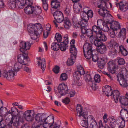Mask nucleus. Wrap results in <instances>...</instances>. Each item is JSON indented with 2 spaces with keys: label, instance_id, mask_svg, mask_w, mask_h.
<instances>
[{
  "label": "nucleus",
  "instance_id": "obj_1",
  "mask_svg": "<svg viewBox=\"0 0 128 128\" xmlns=\"http://www.w3.org/2000/svg\"><path fill=\"white\" fill-rule=\"evenodd\" d=\"M94 2L95 6L99 8L98 12L99 14L104 18H106L111 16L109 13V12L107 10L110 6L111 8L112 7L111 4L107 2L108 0H95Z\"/></svg>",
  "mask_w": 128,
  "mask_h": 128
},
{
  "label": "nucleus",
  "instance_id": "obj_2",
  "mask_svg": "<svg viewBox=\"0 0 128 128\" xmlns=\"http://www.w3.org/2000/svg\"><path fill=\"white\" fill-rule=\"evenodd\" d=\"M22 64L18 62L16 63L13 70H9L8 72L4 71L2 74L3 76L10 81H13L14 79V76L16 75L17 72L22 68Z\"/></svg>",
  "mask_w": 128,
  "mask_h": 128
},
{
  "label": "nucleus",
  "instance_id": "obj_3",
  "mask_svg": "<svg viewBox=\"0 0 128 128\" xmlns=\"http://www.w3.org/2000/svg\"><path fill=\"white\" fill-rule=\"evenodd\" d=\"M35 119L36 122L39 124L35 128H48L49 125L52 124L49 120H52V123L54 122V119L52 118L50 119L48 117L46 118L44 115H42L39 114L36 115Z\"/></svg>",
  "mask_w": 128,
  "mask_h": 128
},
{
  "label": "nucleus",
  "instance_id": "obj_4",
  "mask_svg": "<svg viewBox=\"0 0 128 128\" xmlns=\"http://www.w3.org/2000/svg\"><path fill=\"white\" fill-rule=\"evenodd\" d=\"M92 44L86 42L84 43L83 47V50L85 57L90 59L92 57Z\"/></svg>",
  "mask_w": 128,
  "mask_h": 128
},
{
  "label": "nucleus",
  "instance_id": "obj_5",
  "mask_svg": "<svg viewBox=\"0 0 128 128\" xmlns=\"http://www.w3.org/2000/svg\"><path fill=\"white\" fill-rule=\"evenodd\" d=\"M88 10V8L85 7L83 8V11L80 12V14L82 18L81 20L78 23V24L79 26V27L82 26L83 24L86 25L87 26L88 25V20L89 18H88V16L86 12Z\"/></svg>",
  "mask_w": 128,
  "mask_h": 128
},
{
  "label": "nucleus",
  "instance_id": "obj_6",
  "mask_svg": "<svg viewBox=\"0 0 128 128\" xmlns=\"http://www.w3.org/2000/svg\"><path fill=\"white\" fill-rule=\"evenodd\" d=\"M108 71L112 74H116L119 67L116 62L112 60H110L107 63Z\"/></svg>",
  "mask_w": 128,
  "mask_h": 128
},
{
  "label": "nucleus",
  "instance_id": "obj_7",
  "mask_svg": "<svg viewBox=\"0 0 128 128\" xmlns=\"http://www.w3.org/2000/svg\"><path fill=\"white\" fill-rule=\"evenodd\" d=\"M88 25L87 26L86 25L83 24L82 26H80L81 28V32L83 34H86L89 37H92L93 35L92 30L89 28H87Z\"/></svg>",
  "mask_w": 128,
  "mask_h": 128
},
{
  "label": "nucleus",
  "instance_id": "obj_8",
  "mask_svg": "<svg viewBox=\"0 0 128 128\" xmlns=\"http://www.w3.org/2000/svg\"><path fill=\"white\" fill-rule=\"evenodd\" d=\"M23 122V119L22 117H19L17 118L16 116L12 117L11 120L9 123L10 125H12V124L14 126H19L20 122L22 123Z\"/></svg>",
  "mask_w": 128,
  "mask_h": 128
},
{
  "label": "nucleus",
  "instance_id": "obj_9",
  "mask_svg": "<svg viewBox=\"0 0 128 128\" xmlns=\"http://www.w3.org/2000/svg\"><path fill=\"white\" fill-rule=\"evenodd\" d=\"M53 16L54 19L58 23L61 22L64 20L63 14L60 11H56L54 12Z\"/></svg>",
  "mask_w": 128,
  "mask_h": 128
},
{
  "label": "nucleus",
  "instance_id": "obj_10",
  "mask_svg": "<svg viewBox=\"0 0 128 128\" xmlns=\"http://www.w3.org/2000/svg\"><path fill=\"white\" fill-rule=\"evenodd\" d=\"M68 90L67 86L64 84H59L58 87V91L61 95H64L68 93Z\"/></svg>",
  "mask_w": 128,
  "mask_h": 128
},
{
  "label": "nucleus",
  "instance_id": "obj_11",
  "mask_svg": "<svg viewBox=\"0 0 128 128\" xmlns=\"http://www.w3.org/2000/svg\"><path fill=\"white\" fill-rule=\"evenodd\" d=\"M32 111V110H28L24 113V117L26 121H32L34 120V117L31 112Z\"/></svg>",
  "mask_w": 128,
  "mask_h": 128
},
{
  "label": "nucleus",
  "instance_id": "obj_12",
  "mask_svg": "<svg viewBox=\"0 0 128 128\" xmlns=\"http://www.w3.org/2000/svg\"><path fill=\"white\" fill-rule=\"evenodd\" d=\"M76 110L77 112L79 114L78 116L80 117L82 116L85 120L88 116L86 112H83V108L81 105L80 104H77L76 107Z\"/></svg>",
  "mask_w": 128,
  "mask_h": 128
},
{
  "label": "nucleus",
  "instance_id": "obj_13",
  "mask_svg": "<svg viewBox=\"0 0 128 128\" xmlns=\"http://www.w3.org/2000/svg\"><path fill=\"white\" fill-rule=\"evenodd\" d=\"M20 46L21 47L20 50L23 53L25 51L30 49L31 45L30 43L28 42H20Z\"/></svg>",
  "mask_w": 128,
  "mask_h": 128
},
{
  "label": "nucleus",
  "instance_id": "obj_14",
  "mask_svg": "<svg viewBox=\"0 0 128 128\" xmlns=\"http://www.w3.org/2000/svg\"><path fill=\"white\" fill-rule=\"evenodd\" d=\"M77 70L74 72V77H76L78 78H80V76L85 74V72L82 66H78Z\"/></svg>",
  "mask_w": 128,
  "mask_h": 128
},
{
  "label": "nucleus",
  "instance_id": "obj_15",
  "mask_svg": "<svg viewBox=\"0 0 128 128\" xmlns=\"http://www.w3.org/2000/svg\"><path fill=\"white\" fill-rule=\"evenodd\" d=\"M28 56H25L22 54H20L18 56V62L21 63L22 64L26 65L28 63Z\"/></svg>",
  "mask_w": 128,
  "mask_h": 128
},
{
  "label": "nucleus",
  "instance_id": "obj_16",
  "mask_svg": "<svg viewBox=\"0 0 128 128\" xmlns=\"http://www.w3.org/2000/svg\"><path fill=\"white\" fill-rule=\"evenodd\" d=\"M79 0H72L73 3H74L73 6L74 11L75 13H78L82 8V4L78 2Z\"/></svg>",
  "mask_w": 128,
  "mask_h": 128
},
{
  "label": "nucleus",
  "instance_id": "obj_17",
  "mask_svg": "<svg viewBox=\"0 0 128 128\" xmlns=\"http://www.w3.org/2000/svg\"><path fill=\"white\" fill-rule=\"evenodd\" d=\"M120 103L122 105L126 106L128 105V94L126 93L125 96H121L119 99Z\"/></svg>",
  "mask_w": 128,
  "mask_h": 128
},
{
  "label": "nucleus",
  "instance_id": "obj_18",
  "mask_svg": "<svg viewBox=\"0 0 128 128\" xmlns=\"http://www.w3.org/2000/svg\"><path fill=\"white\" fill-rule=\"evenodd\" d=\"M119 5L120 9L122 12H125L128 9V3L125 0H122L119 4H116V6Z\"/></svg>",
  "mask_w": 128,
  "mask_h": 128
},
{
  "label": "nucleus",
  "instance_id": "obj_19",
  "mask_svg": "<svg viewBox=\"0 0 128 128\" xmlns=\"http://www.w3.org/2000/svg\"><path fill=\"white\" fill-rule=\"evenodd\" d=\"M102 91L104 94L108 96L112 95V90L111 87L108 86H106L103 88Z\"/></svg>",
  "mask_w": 128,
  "mask_h": 128
},
{
  "label": "nucleus",
  "instance_id": "obj_20",
  "mask_svg": "<svg viewBox=\"0 0 128 128\" xmlns=\"http://www.w3.org/2000/svg\"><path fill=\"white\" fill-rule=\"evenodd\" d=\"M87 120L88 122L89 126L88 128H90L97 126V123L94 117L92 115L87 116Z\"/></svg>",
  "mask_w": 128,
  "mask_h": 128
},
{
  "label": "nucleus",
  "instance_id": "obj_21",
  "mask_svg": "<svg viewBox=\"0 0 128 128\" xmlns=\"http://www.w3.org/2000/svg\"><path fill=\"white\" fill-rule=\"evenodd\" d=\"M109 46L110 48L117 51V50H120V46L119 44L113 40H112L110 41V44L109 45Z\"/></svg>",
  "mask_w": 128,
  "mask_h": 128
},
{
  "label": "nucleus",
  "instance_id": "obj_22",
  "mask_svg": "<svg viewBox=\"0 0 128 128\" xmlns=\"http://www.w3.org/2000/svg\"><path fill=\"white\" fill-rule=\"evenodd\" d=\"M110 28L114 31H116L120 28L119 22L116 21H113L110 24Z\"/></svg>",
  "mask_w": 128,
  "mask_h": 128
},
{
  "label": "nucleus",
  "instance_id": "obj_23",
  "mask_svg": "<svg viewBox=\"0 0 128 128\" xmlns=\"http://www.w3.org/2000/svg\"><path fill=\"white\" fill-rule=\"evenodd\" d=\"M66 39L62 42L60 43V48L62 51H65L66 49V47H68V37L64 38Z\"/></svg>",
  "mask_w": 128,
  "mask_h": 128
},
{
  "label": "nucleus",
  "instance_id": "obj_24",
  "mask_svg": "<svg viewBox=\"0 0 128 128\" xmlns=\"http://www.w3.org/2000/svg\"><path fill=\"white\" fill-rule=\"evenodd\" d=\"M96 39H98L102 42H105L107 40V37L102 31L96 35Z\"/></svg>",
  "mask_w": 128,
  "mask_h": 128
},
{
  "label": "nucleus",
  "instance_id": "obj_25",
  "mask_svg": "<svg viewBox=\"0 0 128 128\" xmlns=\"http://www.w3.org/2000/svg\"><path fill=\"white\" fill-rule=\"evenodd\" d=\"M84 78L86 81L89 82V83L90 85L91 86H93L94 85H96L95 84L94 81H92V78H91V76L90 74H86L84 77Z\"/></svg>",
  "mask_w": 128,
  "mask_h": 128
},
{
  "label": "nucleus",
  "instance_id": "obj_26",
  "mask_svg": "<svg viewBox=\"0 0 128 128\" xmlns=\"http://www.w3.org/2000/svg\"><path fill=\"white\" fill-rule=\"evenodd\" d=\"M118 80L119 82L120 85L122 87H126L128 85L126 80L124 77H119L118 79Z\"/></svg>",
  "mask_w": 128,
  "mask_h": 128
},
{
  "label": "nucleus",
  "instance_id": "obj_27",
  "mask_svg": "<svg viewBox=\"0 0 128 128\" xmlns=\"http://www.w3.org/2000/svg\"><path fill=\"white\" fill-rule=\"evenodd\" d=\"M70 53L72 54L71 56H73L74 58H76L77 51L75 45H72L70 46Z\"/></svg>",
  "mask_w": 128,
  "mask_h": 128
},
{
  "label": "nucleus",
  "instance_id": "obj_28",
  "mask_svg": "<svg viewBox=\"0 0 128 128\" xmlns=\"http://www.w3.org/2000/svg\"><path fill=\"white\" fill-rule=\"evenodd\" d=\"M106 50V47L104 44H103L97 49L98 52L102 54H104Z\"/></svg>",
  "mask_w": 128,
  "mask_h": 128
},
{
  "label": "nucleus",
  "instance_id": "obj_29",
  "mask_svg": "<svg viewBox=\"0 0 128 128\" xmlns=\"http://www.w3.org/2000/svg\"><path fill=\"white\" fill-rule=\"evenodd\" d=\"M113 95L115 102L116 103H118V98L120 95V93L118 90H114L112 92Z\"/></svg>",
  "mask_w": 128,
  "mask_h": 128
},
{
  "label": "nucleus",
  "instance_id": "obj_30",
  "mask_svg": "<svg viewBox=\"0 0 128 128\" xmlns=\"http://www.w3.org/2000/svg\"><path fill=\"white\" fill-rule=\"evenodd\" d=\"M33 14L37 15L40 14L42 10L41 7L38 6H32Z\"/></svg>",
  "mask_w": 128,
  "mask_h": 128
},
{
  "label": "nucleus",
  "instance_id": "obj_31",
  "mask_svg": "<svg viewBox=\"0 0 128 128\" xmlns=\"http://www.w3.org/2000/svg\"><path fill=\"white\" fill-rule=\"evenodd\" d=\"M64 20L63 25L64 27L66 29H68L71 26V23L69 18L67 17H66Z\"/></svg>",
  "mask_w": 128,
  "mask_h": 128
},
{
  "label": "nucleus",
  "instance_id": "obj_32",
  "mask_svg": "<svg viewBox=\"0 0 128 128\" xmlns=\"http://www.w3.org/2000/svg\"><path fill=\"white\" fill-rule=\"evenodd\" d=\"M40 58V61H38V65H40L41 66V68L43 71H44L45 70L46 66L45 60L44 58H43L41 60Z\"/></svg>",
  "mask_w": 128,
  "mask_h": 128
},
{
  "label": "nucleus",
  "instance_id": "obj_33",
  "mask_svg": "<svg viewBox=\"0 0 128 128\" xmlns=\"http://www.w3.org/2000/svg\"><path fill=\"white\" fill-rule=\"evenodd\" d=\"M35 28V32H41L42 31V28L40 24L36 23L34 24Z\"/></svg>",
  "mask_w": 128,
  "mask_h": 128
},
{
  "label": "nucleus",
  "instance_id": "obj_34",
  "mask_svg": "<svg viewBox=\"0 0 128 128\" xmlns=\"http://www.w3.org/2000/svg\"><path fill=\"white\" fill-rule=\"evenodd\" d=\"M60 2L58 0H52L51 3V6L52 8L57 9L60 7Z\"/></svg>",
  "mask_w": 128,
  "mask_h": 128
},
{
  "label": "nucleus",
  "instance_id": "obj_35",
  "mask_svg": "<svg viewBox=\"0 0 128 128\" xmlns=\"http://www.w3.org/2000/svg\"><path fill=\"white\" fill-rule=\"evenodd\" d=\"M16 1V7L18 8H23L25 5V2L24 0H15Z\"/></svg>",
  "mask_w": 128,
  "mask_h": 128
},
{
  "label": "nucleus",
  "instance_id": "obj_36",
  "mask_svg": "<svg viewBox=\"0 0 128 128\" xmlns=\"http://www.w3.org/2000/svg\"><path fill=\"white\" fill-rule=\"evenodd\" d=\"M92 30L96 34V35H97L98 34L102 31L100 29V27L98 26H98L94 25L93 26Z\"/></svg>",
  "mask_w": 128,
  "mask_h": 128
},
{
  "label": "nucleus",
  "instance_id": "obj_37",
  "mask_svg": "<svg viewBox=\"0 0 128 128\" xmlns=\"http://www.w3.org/2000/svg\"><path fill=\"white\" fill-rule=\"evenodd\" d=\"M24 12L28 14H33L32 6H27L24 9Z\"/></svg>",
  "mask_w": 128,
  "mask_h": 128
},
{
  "label": "nucleus",
  "instance_id": "obj_38",
  "mask_svg": "<svg viewBox=\"0 0 128 128\" xmlns=\"http://www.w3.org/2000/svg\"><path fill=\"white\" fill-rule=\"evenodd\" d=\"M34 25V24H30L27 27L28 32L30 33H33L35 32Z\"/></svg>",
  "mask_w": 128,
  "mask_h": 128
},
{
  "label": "nucleus",
  "instance_id": "obj_39",
  "mask_svg": "<svg viewBox=\"0 0 128 128\" xmlns=\"http://www.w3.org/2000/svg\"><path fill=\"white\" fill-rule=\"evenodd\" d=\"M51 48L54 51H57L60 48V45L58 43L54 42L52 44Z\"/></svg>",
  "mask_w": 128,
  "mask_h": 128
},
{
  "label": "nucleus",
  "instance_id": "obj_40",
  "mask_svg": "<svg viewBox=\"0 0 128 128\" xmlns=\"http://www.w3.org/2000/svg\"><path fill=\"white\" fill-rule=\"evenodd\" d=\"M119 52L124 56H126L128 55V51L124 46L122 45H120Z\"/></svg>",
  "mask_w": 128,
  "mask_h": 128
},
{
  "label": "nucleus",
  "instance_id": "obj_41",
  "mask_svg": "<svg viewBox=\"0 0 128 128\" xmlns=\"http://www.w3.org/2000/svg\"><path fill=\"white\" fill-rule=\"evenodd\" d=\"M11 110L12 112V117L16 116L19 113L18 109L14 106L11 108Z\"/></svg>",
  "mask_w": 128,
  "mask_h": 128
},
{
  "label": "nucleus",
  "instance_id": "obj_42",
  "mask_svg": "<svg viewBox=\"0 0 128 128\" xmlns=\"http://www.w3.org/2000/svg\"><path fill=\"white\" fill-rule=\"evenodd\" d=\"M16 1L15 0H8V6L12 8H13L16 7Z\"/></svg>",
  "mask_w": 128,
  "mask_h": 128
},
{
  "label": "nucleus",
  "instance_id": "obj_43",
  "mask_svg": "<svg viewBox=\"0 0 128 128\" xmlns=\"http://www.w3.org/2000/svg\"><path fill=\"white\" fill-rule=\"evenodd\" d=\"M98 66L101 69H103L105 64L104 59L101 58L98 62Z\"/></svg>",
  "mask_w": 128,
  "mask_h": 128
},
{
  "label": "nucleus",
  "instance_id": "obj_44",
  "mask_svg": "<svg viewBox=\"0 0 128 128\" xmlns=\"http://www.w3.org/2000/svg\"><path fill=\"white\" fill-rule=\"evenodd\" d=\"M128 74L127 70L126 68H122L120 73V77H124V76L127 75Z\"/></svg>",
  "mask_w": 128,
  "mask_h": 128
},
{
  "label": "nucleus",
  "instance_id": "obj_45",
  "mask_svg": "<svg viewBox=\"0 0 128 128\" xmlns=\"http://www.w3.org/2000/svg\"><path fill=\"white\" fill-rule=\"evenodd\" d=\"M94 42V45L98 48L104 44L98 39H95Z\"/></svg>",
  "mask_w": 128,
  "mask_h": 128
},
{
  "label": "nucleus",
  "instance_id": "obj_46",
  "mask_svg": "<svg viewBox=\"0 0 128 128\" xmlns=\"http://www.w3.org/2000/svg\"><path fill=\"white\" fill-rule=\"evenodd\" d=\"M111 50H110L108 52V55L112 57H114V56H115L116 55V50H114L112 48Z\"/></svg>",
  "mask_w": 128,
  "mask_h": 128
},
{
  "label": "nucleus",
  "instance_id": "obj_47",
  "mask_svg": "<svg viewBox=\"0 0 128 128\" xmlns=\"http://www.w3.org/2000/svg\"><path fill=\"white\" fill-rule=\"evenodd\" d=\"M116 60L118 65H123L125 64V60L123 58L119 57Z\"/></svg>",
  "mask_w": 128,
  "mask_h": 128
},
{
  "label": "nucleus",
  "instance_id": "obj_48",
  "mask_svg": "<svg viewBox=\"0 0 128 128\" xmlns=\"http://www.w3.org/2000/svg\"><path fill=\"white\" fill-rule=\"evenodd\" d=\"M116 125V120L114 119H112L110 120L109 125L112 128H115Z\"/></svg>",
  "mask_w": 128,
  "mask_h": 128
},
{
  "label": "nucleus",
  "instance_id": "obj_49",
  "mask_svg": "<svg viewBox=\"0 0 128 128\" xmlns=\"http://www.w3.org/2000/svg\"><path fill=\"white\" fill-rule=\"evenodd\" d=\"M68 78L67 74L66 73L62 74L60 76V80L62 81L66 80Z\"/></svg>",
  "mask_w": 128,
  "mask_h": 128
},
{
  "label": "nucleus",
  "instance_id": "obj_50",
  "mask_svg": "<svg viewBox=\"0 0 128 128\" xmlns=\"http://www.w3.org/2000/svg\"><path fill=\"white\" fill-rule=\"evenodd\" d=\"M55 38L57 41L60 42L62 40V38L61 35L59 33H57L55 35Z\"/></svg>",
  "mask_w": 128,
  "mask_h": 128
},
{
  "label": "nucleus",
  "instance_id": "obj_51",
  "mask_svg": "<svg viewBox=\"0 0 128 128\" xmlns=\"http://www.w3.org/2000/svg\"><path fill=\"white\" fill-rule=\"evenodd\" d=\"M30 34V36H31V38L34 40H35L37 39L38 37V36L39 34V33L35 32H34L33 33Z\"/></svg>",
  "mask_w": 128,
  "mask_h": 128
},
{
  "label": "nucleus",
  "instance_id": "obj_52",
  "mask_svg": "<svg viewBox=\"0 0 128 128\" xmlns=\"http://www.w3.org/2000/svg\"><path fill=\"white\" fill-rule=\"evenodd\" d=\"M74 58L73 56H71L70 58H68V60L67 62V64L68 66H70L72 65L74 62L73 61V59Z\"/></svg>",
  "mask_w": 128,
  "mask_h": 128
},
{
  "label": "nucleus",
  "instance_id": "obj_53",
  "mask_svg": "<svg viewBox=\"0 0 128 128\" xmlns=\"http://www.w3.org/2000/svg\"><path fill=\"white\" fill-rule=\"evenodd\" d=\"M126 34V30L124 28H122L120 32L118 34V36L119 37H121L122 36H124Z\"/></svg>",
  "mask_w": 128,
  "mask_h": 128
},
{
  "label": "nucleus",
  "instance_id": "obj_54",
  "mask_svg": "<svg viewBox=\"0 0 128 128\" xmlns=\"http://www.w3.org/2000/svg\"><path fill=\"white\" fill-rule=\"evenodd\" d=\"M88 121L87 119V120H82L80 124L81 126L83 127L88 128Z\"/></svg>",
  "mask_w": 128,
  "mask_h": 128
},
{
  "label": "nucleus",
  "instance_id": "obj_55",
  "mask_svg": "<svg viewBox=\"0 0 128 128\" xmlns=\"http://www.w3.org/2000/svg\"><path fill=\"white\" fill-rule=\"evenodd\" d=\"M42 6L44 10L46 11L48 8V4L47 0H42Z\"/></svg>",
  "mask_w": 128,
  "mask_h": 128
},
{
  "label": "nucleus",
  "instance_id": "obj_56",
  "mask_svg": "<svg viewBox=\"0 0 128 128\" xmlns=\"http://www.w3.org/2000/svg\"><path fill=\"white\" fill-rule=\"evenodd\" d=\"M74 77L76 82V84L78 86H81L82 85V83L81 81L80 80V78H78L76 77Z\"/></svg>",
  "mask_w": 128,
  "mask_h": 128
},
{
  "label": "nucleus",
  "instance_id": "obj_57",
  "mask_svg": "<svg viewBox=\"0 0 128 128\" xmlns=\"http://www.w3.org/2000/svg\"><path fill=\"white\" fill-rule=\"evenodd\" d=\"M94 79L96 82L99 83L100 81V76L99 75L96 74L94 77Z\"/></svg>",
  "mask_w": 128,
  "mask_h": 128
},
{
  "label": "nucleus",
  "instance_id": "obj_58",
  "mask_svg": "<svg viewBox=\"0 0 128 128\" xmlns=\"http://www.w3.org/2000/svg\"><path fill=\"white\" fill-rule=\"evenodd\" d=\"M120 118L123 121H122L120 122V125L119 126V128H123L125 125V121L124 120L123 118L122 117Z\"/></svg>",
  "mask_w": 128,
  "mask_h": 128
},
{
  "label": "nucleus",
  "instance_id": "obj_59",
  "mask_svg": "<svg viewBox=\"0 0 128 128\" xmlns=\"http://www.w3.org/2000/svg\"><path fill=\"white\" fill-rule=\"evenodd\" d=\"M89 8H88V10L86 12L88 16V18H92L93 16V12L91 10H88Z\"/></svg>",
  "mask_w": 128,
  "mask_h": 128
},
{
  "label": "nucleus",
  "instance_id": "obj_60",
  "mask_svg": "<svg viewBox=\"0 0 128 128\" xmlns=\"http://www.w3.org/2000/svg\"><path fill=\"white\" fill-rule=\"evenodd\" d=\"M99 128H110L107 125H106L105 126H103L102 121L100 120L99 122Z\"/></svg>",
  "mask_w": 128,
  "mask_h": 128
},
{
  "label": "nucleus",
  "instance_id": "obj_61",
  "mask_svg": "<svg viewBox=\"0 0 128 128\" xmlns=\"http://www.w3.org/2000/svg\"><path fill=\"white\" fill-rule=\"evenodd\" d=\"M60 67L57 66H56L53 68L52 70L56 74H58L60 71Z\"/></svg>",
  "mask_w": 128,
  "mask_h": 128
},
{
  "label": "nucleus",
  "instance_id": "obj_62",
  "mask_svg": "<svg viewBox=\"0 0 128 128\" xmlns=\"http://www.w3.org/2000/svg\"><path fill=\"white\" fill-rule=\"evenodd\" d=\"M25 2V4H26L28 6H33L32 5L33 4L32 0H24Z\"/></svg>",
  "mask_w": 128,
  "mask_h": 128
},
{
  "label": "nucleus",
  "instance_id": "obj_63",
  "mask_svg": "<svg viewBox=\"0 0 128 128\" xmlns=\"http://www.w3.org/2000/svg\"><path fill=\"white\" fill-rule=\"evenodd\" d=\"M62 102L66 104H68L70 102V99L67 97L64 99H62Z\"/></svg>",
  "mask_w": 128,
  "mask_h": 128
},
{
  "label": "nucleus",
  "instance_id": "obj_64",
  "mask_svg": "<svg viewBox=\"0 0 128 128\" xmlns=\"http://www.w3.org/2000/svg\"><path fill=\"white\" fill-rule=\"evenodd\" d=\"M92 60L94 62H96L98 60V58L96 54L92 55Z\"/></svg>",
  "mask_w": 128,
  "mask_h": 128
}]
</instances>
